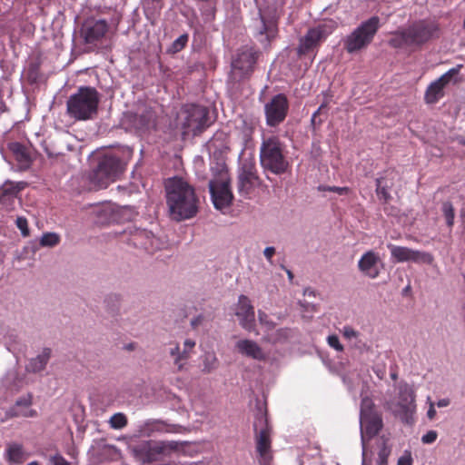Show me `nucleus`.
<instances>
[{"instance_id": "obj_1", "label": "nucleus", "mask_w": 465, "mask_h": 465, "mask_svg": "<svg viewBox=\"0 0 465 465\" xmlns=\"http://www.w3.org/2000/svg\"><path fill=\"white\" fill-rule=\"evenodd\" d=\"M343 382L347 385L349 391L355 401L357 399L356 383L357 386H361L360 433L362 449L361 455L364 456L367 454V441L378 435L383 427L381 414L375 409L372 400L367 394L369 386L366 381L360 382L358 376L356 378L345 376L343 377Z\"/></svg>"}, {"instance_id": "obj_2", "label": "nucleus", "mask_w": 465, "mask_h": 465, "mask_svg": "<svg viewBox=\"0 0 465 465\" xmlns=\"http://www.w3.org/2000/svg\"><path fill=\"white\" fill-rule=\"evenodd\" d=\"M166 203L173 220L181 222L194 217L199 210V199L194 188L181 177L165 183Z\"/></svg>"}, {"instance_id": "obj_3", "label": "nucleus", "mask_w": 465, "mask_h": 465, "mask_svg": "<svg viewBox=\"0 0 465 465\" xmlns=\"http://www.w3.org/2000/svg\"><path fill=\"white\" fill-rule=\"evenodd\" d=\"M206 149L210 155V172L209 179L206 173L201 174L198 171L196 174L199 179L209 180L208 182L221 183L230 181L229 171L226 165V156L230 150L224 133L215 134L206 143Z\"/></svg>"}, {"instance_id": "obj_4", "label": "nucleus", "mask_w": 465, "mask_h": 465, "mask_svg": "<svg viewBox=\"0 0 465 465\" xmlns=\"http://www.w3.org/2000/svg\"><path fill=\"white\" fill-rule=\"evenodd\" d=\"M99 93L90 86L80 87L66 102L68 114L75 120L93 119L98 112Z\"/></svg>"}, {"instance_id": "obj_5", "label": "nucleus", "mask_w": 465, "mask_h": 465, "mask_svg": "<svg viewBox=\"0 0 465 465\" xmlns=\"http://www.w3.org/2000/svg\"><path fill=\"white\" fill-rule=\"evenodd\" d=\"M284 143L276 136L262 140L259 157L264 172L282 175L288 171L290 164L284 154Z\"/></svg>"}, {"instance_id": "obj_6", "label": "nucleus", "mask_w": 465, "mask_h": 465, "mask_svg": "<svg viewBox=\"0 0 465 465\" xmlns=\"http://www.w3.org/2000/svg\"><path fill=\"white\" fill-rule=\"evenodd\" d=\"M126 162L116 153H105L90 174L92 184L97 189L106 188L124 171Z\"/></svg>"}, {"instance_id": "obj_7", "label": "nucleus", "mask_w": 465, "mask_h": 465, "mask_svg": "<svg viewBox=\"0 0 465 465\" xmlns=\"http://www.w3.org/2000/svg\"><path fill=\"white\" fill-rule=\"evenodd\" d=\"M256 434V451L259 454L260 465H271L272 455L271 451V426L269 425L266 408L259 405L253 421Z\"/></svg>"}, {"instance_id": "obj_8", "label": "nucleus", "mask_w": 465, "mask_h": 465, "mask_svg": "<svg viewBox=\"0 0 465 465\" xmlns=\"http://www.w3.org/2000/svg\"><path fill=\"white\" fill-rule=\"evenodd\" d=\"M381 26L380 18L373 15L361 22L343 39V47L349 54L366 48L373 40Z\"/></svg>"}, {"instance_id": "obj_9", "label": "nucleus", "mask_w": 465, "mask_h": 465, "mask_svg": "<svg viewBox=\"0 0 465 465\" xmlns=\"http://www.w3.org/2000/svg\"><path fill=\"white\" fill-rule=\"evenodd\" d=\"M179 443L171 441L144 440L132 448L134 457L142 463H151L162 460L171 451L177 450Z\"/></svg>"}, {"instance_id": "obj_10", "label": "nucleus", "mask_w": 465, "mask_h": 465, "mask_svg": "<svg viewBox=\"0 0 465 465\" xmlns=\"http://www.w3.org/2000/svg\"><path fill=\"white\" fill-rule=\"evenodd\" d=\"M401 36L408 45H421L440 36V26L434 21L420 20L401 31Z\"/></svg>"}, {"instance_id": "obj_11", "label": "nucleus", "mask_w": 465, "mask_h": 465, "mask_svg": "<svg viewBox=\"0 0 465 465\" xmlns=\"http://www.w3.org/2000/svg\"><path fill=\"white\" fill-rule=\"evenodd\" d=\"M209 110L199 104H186L183 107L180 123L184 134H197L208 126Z\"/></svg>"}, {"instance_id": "obj_12", "label": "nucleus", "mask_w": 465, "mask_h": 465, "mask_svg": "<svg viewBox=\"0 0 465 465\" xmlns=\"http://www.w3.org/2000/svg\"><path fill=\"white\" fill-rule=\"evenodd\" d=\"M337 23L333 20H327L310 28L304 36L300 39L297 52L304 55L317 48L325 39L336 29Z\"/></svg>"}, {"instance_id": "obj_13", "label": "nucleus", "mask_w": 465, "mask_h": 465, "mask_svg": "<svg viewBox=\"0 0 465 465\" xmlns=\"http://www.w3.org/2000/svg\"><path fill=\"white\" fill-rule=\"evenodd\" d=\"M290 104L284 94H277L264 104L265 122L269 127L282 124L288 114Z\"/></svg>"}, {"instance_id": "obj_14", "label": "nucleus", "mask_w": 465, "mask_h": 465, "mask_svg": "<svg viewBox=\"0 0 465 465\" xmlns=\"http://www.w3.org/2000/svg\"><path fill=\"white\" fill-rule=\"evenodd\" d=\"M129 237L127 242L135 248L144 250L146 252L153 253L161 249L163 242L156 237L151 231L136 227H128L125 231Z\"/></svg>"}, {"instance_id": "obj_15", "label": "nucleus", "mask_w": 465, "mask_h": 465, "mask_svg": "<svg viewBox=\"0 0 465 465\" xmlns=\"http://www.w3.org/2000/svg\"><path fill=\"white\" fill-rule=\"evenodd\" d=\"M96 215L100 223H114L132 220L136 215V212L134 207L128 205H105L97 208Z\"/></svg>"}, {"instance_id": "obj_16", "label": "nucleus", "mask_w": 465, "mask_h": 465, "mask_svg": "<svg viewBox=\"0 0 465 465\" xmlns=\"http://www.w3.org/2000/svg\"><path fill=\"white\" fill-rule=\"evenodd\" d=\"M259 181L253 159H244L238 171V192L241 195H248Z\"/></svg>"}, {"instance_id": "obj_17", "label": "nucleus", "mask_w": 465, "mask_h": 465, "mask_svg": "<svg viewBox=\"0 0 465 465\" xmlns=\"http://www.w3.org/2000/svg\"><path fill=\"white\" fill-rule=\"evenodd\" d=\"M387 247L391 252V258L396 262H412L415 263L431 264L434 260L432 254L427 252L412 250L391 243H389Z\"/></svg>"}, {"instance_id": "obj_18", "label": "nucleus", "mask_w": 465, "mask_h": 465, "mask_svg": "<svg viewBox=\"0 0 465 465\" xmlns=\"http://www.w3.org/2000/svg\"><path fill=\"white\" fill-rule=\"evenodd\" d=\"M230 184L231 180L221 183L208 182L211 199L215 209L223 210L232 204L233 195Z\"/></svg>"}, {"instance_id": "obj_19", "label": "nucleus", "mask_w": 465, "mask_h": 465, "mask_svg": "<svg viewBox=\"0 0 465 465\" xmlns=\"http://www.w3.org/2000/svg\"><path fill=\"white\" fill-rule=\"evenodd\" d=\"M34 395L31 392L17 398L13 405L5 411L6 419L14 418H35L37 417V411L31 408L33 405Z\"/></svg>"}, {"instance_id": "obj_20", "label": "nucleus", "mask_w": 465, "mask_h": 465, "mask_svg": "<svg viewBox=\"0 0 465 465\" xmlns=\"http://www.w3.org/2000/svg\"><path fill=\"white\" fill-rule=\"evenodd\" d=\"M126 119L134 129L144 132L155 126L156 114L151 107L143 106L127 114Z\"/></svg>"}, {"instance_id": "obj_21", "label": "nucleus", "mask_w": 465, "mask_h": 465, "mask_svg": "<svg viewBox=\"0 0 465 465\" xmlns=\"http://www.w3.org/2000/svg\"><path fill=\"white\" fill-rule=\"evenodd\" d=\"M255 36L264 46L269 45L272 39L277 35L276 21L272 17H267L261 11L259 12V18L256 20Z\"/></svg>"}, {"instance_id": "obj_22", "label": "nucleus", "mask_w": 465, "mask_h": 465, "mask_svg": "<svg viewBox=\"0 0 465 465\" xmlns=\"http://www.w3.org/2000/svg\"><path fill=\"white\" fill-rule=\"evenodd\" d=\"M108 25L105 20H86L81 27V35L85 44L94 45L100 41L105 35Z\"/></svg>"}, {"instance_id": "obj_23", "label": "nucleus", "mask_w": 465, "mask_h": 465, "mask_svg": "<svg viewBox=\"0 0 465 465\" xmlns=\"http://www.w3.org/2000/svg\"><path fill=\"white\" fill-rule=\"evenodd\" d=\"M235 315L239 319L240 325L248 331H252L255 328V312L250 299L242 294L238 298V303Z\"/></svg>"}, {"instance_id": "obj_24", "label": "nucleus", "mask_w": 465, "mask_h": 465, "mask_svg": "<svg viewBox=\"0 0 465 465\" xmlns=\"http://www.w3.org/2000/svg\"><path fill=\"white\" fill-rule=\"evenodd\" d=\"M381 260L378 252L370 250L358 261V269L365 276L376 279L381 272Z\"/></svg>"}, {"instance_id": "obj_25", "label": "nucleus", "mask_w": 465, "mask_h": 465, "mask_svg": "<svg viewBox=\"0 0 465 465\" xmlns=\"http://www.w3.org/2000/svg\"><path fill=\"white\" fill-rule=\"evenodd\" d=\"M256 63L255 52L250 48L240 49L232 62L233 71H239L241 78L250 74Z\"/></svg>"}, {"instance_id": "obj_26", "label": "nucleus", "mask_w": 465, "mask_h": 465, "mask_svg": "<svg viewBox=\"0 0 465 465\" xmlns=\"http://www.w3.org/2000/svg\"><path fill=\"white\" fill-rule=\"evenodd\" d=\"M2 384L7 391L17 393L29 384V379L26 372H21L16 368H11L2 378Z\"/></svg>"}, {"instance_id": "obj_27", "label": "nucleus", "mask_w": 465, "mask_h": 465, "mask_svg": "<svg viewBox=\"0 0 465 465\" xmlns=\"http://www.w3.org/2000/svg\"><path fill=\"white\" fill-rule=\"evenodd\" d=\"M24 188L23 183L5 182L0 186V204L10 212L15 209L18 193Z\"/></svg>"}, {"instance_id": "obj_28", "label": "nucleus", "mask_w": 465, "mask_h": 465, "mask_svg": "<svg viewBox=\"0 0 465 465\" xmlns=\"http://www.w3.org/2000/svg\"><path fill=\"white\" fill-rule=\"evenodd\" d=\"M397 173L394 170H387L383 173L382 175L375 179L376 194L379 200L382 201L384 203H387L391 200L390 189L394 184L393 181Z\"/></svg>"}, {"instance_id": "obj_29", "label": "nucleus", "mask_w": 465, "mask_h": 465, "mask_svg": "<svg viewBox=\"0 0 465 465\" xmlns=\"http://www.w3.org/2000/svg\"><path fill=\"white\" fill-rule=\"evenodd\" d=\"M237 351L242 356L256 360L263 361L266 355L262 347L254 341L249 339L239 340L235 343Z\"/></svg>"}, {"instance_id": "obj_30", "label": "nucleus", "mask_w": 465, "mask_h": 465, "mask_svg": "<svg viewBox=\"0 0 465 465\" xmlns=\"http://www.w3.org/2000/svg\"><path fill=\"white\" fill-rule=\"evenodd\" d=\"M52 351L50 348H44L41 353L31 358L25 365L26 373H39L43 371L51 359Z\"/></svg>"}, {"instance_id": "obj_31", "label": "nucleus", "mask_w": 465, "mask_h": 465, "mask_svg": "<svg viewBox=\"0 0 465 465\" xmlns=\"http://www.w3.org/2000/svg\"><path fill=\"white\" fill-rule=\"evenodd\" d=\"M296 335V330L292 328L272 329L266 331L264 341L272 344H284L289 342Z\"/></svg>"}, {"instance_id": "obj_32", "label": "nucleus", "mask_w": 465, "mask_h": 465, "mask_svg": "<svg viewBox=\"0 0 465 465\" xmlns=\"http://www.w3.org/2000/svg\"><path fill=\"white\" fill-rule=\"evenodd\" d=\"M139 436L151 437L154 432L168 431L167 424L162 420L150 419L141 422L136 430Z\"/></svg>"}, {"instance_id": "obj_33", "label": "nucleus", "mask_w": 465, "mask_h": 465, "mask_svg": "<svg viewBox=\"0 0 465 465\" xmlns=\"http://www.w3.org/2000/svg\"><path fill=\"white\" fill-rule=\"evenodd\" d=\"M10 152L14 154L15 160L23 167H28L32 162V158L28 149L18 142L10 143L8 144Z\"/></svg>"}, {"instance_id": "obj_34", "label": "nucleus", "mask_w": 465, "mask_h": 465, "mask_svg": "<svg viewBox=\"0 0 465 465\" xmlns=\"http://www.w3.org/2000/svg\"><path fill=\"white\" fill-rule=\"evenodd\" d=\"M447 84L440 78L432 82L427 88L425 93V101L428 104H435L443 96V88Z\"/></svg>"}, {"instance_id": "obj_35", "label": "nucleus", "mask_w": 465, "mask_h": 465, "mask_svg": "<svg viewBox=\"0 0 465 465\" xmlns=\"http://www.w3.org/2000/svg\"><path fill=\"white\" fill-rule=\"evenodd\" d=\"M169 354L173 359V364L177 368V371H183L188 361V357H183V350L180 348V345L177 343L173 344V346L170 348Z\"/></svg>"}, {"instance_id": "obj_36", "label": "nucleus", "mask_w": 465, "mask_h": 465, "mask_svg": "<svg viewBox=\"0 0 465 465\" xmlns=\"http://www.w3.org/2000/svg\"><path fill=\"white\" fill-rule=\"evenodd\" d=\"M400 400H401L400 405L402 407V409L404 411V417L402 418V420L408 423L409 422V415L412 411L411 404L414 401L412 392L408 390H405L404 391H401Z\"/></svg>"}, {"instance_id": "obj_37", "label": "nucleus", "mask_w": 465, "mask_h": 465, "mask_svg": "<svg viewBox=\"0 0 465 465\" xmlns=\"http://www.w3.org/2000/svg\"><path fill=\"white\" fill-rule=\"evenodd\" d=\"M440 211L445 219L447 226L450 228V230H451L454 225L455 219V210L453 204L450 201H445L441 204Z\"/></svg>"}, {"instance_id": "obj_38", "label": "nucleus", "mask_w": 465, "mask_h": 465, "mask_svg": "<svg viewBox=\"0 0 465 465\" xmlns=\"http://www.w3.org/2000/svg\"><path fill=\"white\" fill-rule=\"evenodd\" d=\"M219 366V361L213 352H206L203 357V369L204 373H211Z\"/></svg>"}, {"instance_id": "obj_39", "label": "nucleus", "mask_w": 465, "mask_h": 465, "mask_svg": "<svg viewBox=\"0 0 465 465\" xmlns=\"http://www.w3.org/2000/svg\"><path fill=\"white\" fill-rule=\"evenodd\" d=\"M188 40V34H183L171 44V45L167 49V53L174 54L180 52L186 46Z\"/></svg>"}, {"instance_id": "obj_40", "label": "nucleus", "mask_w": 465, "mask_h": 465, "mask_svg": "<svg viewBox=\"0 0 465 465\" xmlns=\"http://www.w3.org/2000/svg\"><path fill=\"white\" fill-rule=\"evenodd\" d=\"M60 242V236L55 232H45L44 233L40 240L39 245L42 247H54L57 245Z\"/></svg>"}, {"instance_id": "obj_41", "label": "nucleus", "mask_w": 465, "mask_h": 465, "mask_svg": "<svg viewBox=\"0 0 465 465\" xmlns=\"http://www.w3.org/2000/svg\"><path fill=\"white\" fill-rule=\"evenodd\" d=\"M8 460L12 462H21L23 458V448L21 445L14 443L7 448Z\"/></svg>"}, {"instance_id": "obj_42", "label": "nucleus", "mask_w": 465, "mask_h": 465, "mask_svg": "<svg viewBox=\"0 0 465 465\" xmlns=\"http://www.w3.org/2000/svg\"><path fill=\"white\" fill-rule=\"evenodd\" d=\"M110 426L115 430H121L127 425V418L124 413L114 414L109 420Z\"/></svg>"}, {"instance_id": "obj_43", "label": "nucleus", "mask_w": 465, "mask_h": 465, "mask_svg": "<svg viewBox=\"0 0 465 465\" xmlns=\"http://www.w3.org/2000/svg\"><path fill=\"white\" fill-rule=\"evenodd\" d=\"M391 448L387 445L386 441L383 440L378 452L376 465H388V458L391 454Z\"/></svg>"}, {"instance_id": "obj_44", "label": "nucleus", "mask_w": 465, "mask_h": 465, "mask_svg": "<svg viewBox=\"0 0 465 465\" xmlns=\"http://www.w3.org/2000/svg\"><path fill=\"white\" fill-rule=\"evenodd\" d=\"M317 190L319 192H331V193H335L339 195H348L349 193H351V188H349L347 186L339 187V186H330V185L320 184L317 187Z\"/></svg>"}, {"instance_id": "obj_45", "label": "nucleus", "mask_w": 465, "mask_h": 465, "mask_svg": "<svg viewBox=\"0 0 465 465\" xmlns=\"http://www.w3.org/2000/svg\"><path fill=\"white\" fill-rule=\"evenodd\" d=\"M351 343V346L361 353L369 351L371 349L370 345H368L367 342L361 339V334L358 336V338H355Z\"/></svg>"}, {"instance_id": "obj_46", "label": "nucleus", "mask_w": 465, "mask_h": 465, "mask_svg": "<svg viewBox=\"0 0 465 465\" xmlns=\"http://www.w3.org/2000/svg\"><path fill=\"white\" fill-rule=\"evenodd\" d=\"M258 319L262 325H264L267 328V331H270L272 329H274V322L270 320L268 314H266L262 311H258Z\"/></svg>"}, {"instance_id": "obj_47", "label": "nucleus", "mask_w": 465, "mask_h": 465, "mask_svg": "<svg viewBox=\"0 0 465 465\" xmlns=\"http://www.w3.org/2000/svg\"><path fill=\"white\" fill-rule=\"evenodd\" d=\"M341 333L344 336L345 339L350 341L351 342L355 339L358 338L360 335V332L354 330L352 327L349 325L343 326L341 330Z\"/></svg>"}, {"instance_id": "obj_48", "label": "nucleus", "mask_w": 465, "mask_h": 465, "mask_svg": "<svg viewBox=\"0 0 465 465\" xmlns=\"http://www.w3.org/2000/svg\"><path fill=\"white\" fill-rule=\"evenodd\" d=\"M327 343L330 347L333 348L337 351H343V346L340 342L339 337L336 334L329 335L327 337Z\"/></svg>"}, {"instance_id": "obj_49", "label": "nucleus", "mask_w": 465, "mask_h": 465, "mask_svg": "<svg viewBox=\"0 0 465 465\" xmlns=\"http://www.w3.org/2000/svg\"><path fill=\"white\" fill-rule=\"evenodd\" d=\"M15 224L17 228L21 231L23 236L29 235V229L27 220L25 217L19 216L15 220Z\"/></svg>"}, {"instance_id": "obj_50", "label": "nucleus", "mask_w": 465, "mask_h": 465, "mask_svg": "<svg viewBox=\"0 0 465 465\" xmlns=\"http://www.w3.org/2000/svg\"><path fill=\"white\" fill-rule=\"evenodd\" d=\"M48 461L50 465H71L59 452L51 455L48 458Z\"/></svg>"}, {"instance_id": "obj_51", "label": "nucleus", "mask_w": 465, "mask_h": 465, "mask_svg": "<svg viewBox=\"0 0 465 465\" xmlns=\"http://www.w3.org/2000/svg\"><path fill=\"white\" fill-rule=\"evenodd\" d=\"M462 67L461 64L457 65L453 68H450L449 71H447L444 74H442L440 78L444 81L446 84L450 83L451 78L455 75H457L460 73V68Z\"/></svg>"}, {"instance_id": "obj_52", "label": "nucleus", "mask_w": 465, "mask_h": 465, "mask_svg": "<svg viewBox=\"0 0 465 465\" xmlns=\"http://www.w3.org/2000/svg\"><path fill=\"white\" fill-rule=\"evenodd\" d=\"M195 346V341L192 339H186L183 341V357H188V359L191 356V353Z\"/></svg>"}, {"instance_id": "obj_53", "label": "nucleus", "mask_w": 465, "mask_h": 465, "mask_svg": "<svg viewBox=\"0 0 465 465\" xmlns=\"http://www.w3.org/2000/svg\"><path fill=\"white\" fill-rule=\"evenodd\" d=\"M438 437V433L435 430H429L427 433L422 435L421 442L424 444H431L433 443Z\"/></svg>"}, {"instance_id": "obj_54", "label": "nucleus", "mask_w": 465, "mask_h": 465, "mask_svg": "<svg viewBox=\"0 0 465 465\" xmlns=\"http://www.w3.org/2000/svg\"><path fill=\"white\" fill-rule=\"evenodd\" d=\"M253 132V127L251 124H248L245 120L242 121V133L244 140L247 141L251 138Z\"/></svg>"}, {"instance_id": "obj_55", "label": "nucleus", "mask_w": 465, "mask_h": 465, "mask_svg": "<svg viewBox=\"0 0 465 465\" xmlns=\"http://www.w3.org/2000/svg\"><path fill=\"white\" fill-rule=\"evenodd\" d=\"M275 252H276V250L273 246L266 247L263 250V255L270 264H273L272 257L275 254Z\"/></svg>"}, {"instance_id": "obj_56", "label": "nucleus", "mask_w": 465, "mask_h": 465, "mask_svg": "<svg viewBox=\"0 0 465 465\" xmlns=\"http://www.w3.org/2000/svg\"><path fill=\"white\" fill-rule=\"evenodd\" d=\"M372 371L379 380H382L386 374V370L383 365L377 364L372 367Z\"/></svg>"}, {"instance_id": "obj_57", "label": "nucleus", "mask_w": 465, "mask_h": 465, "mask_svg": "<svg viewBox=\"0 0 465 465\" xmlns=\"http://www.w3.org/2000/svg\"><path fill=\"white\" fill-rule=\"evenodd\" d=\"M398 465H412V458L410 452L405 453L398 460Z\"/></svg>"}, {"instance_id": "obj_58", "label": "nucleus", "mask_w": 465, "mask_h": 465, "mask_svg": "<svg viewBox=\"0 0 465 465\" xmlns=\"http://www.w3.org/2000/svg\"><path fill=\"white\" fill-rule=\"evenodd\" d=\"M435 404L433 402H430V408L427 411V417L430 419V420H433L436 416V410H435Z\"/></svg>"}, {"instance_id": "obj_59", "label": "nucleus", "mask_w": 465, "mask_h": 465, "mask_svg": "<svg viewBox=\"0 0 465 465\" xmlns=\"http://www.w3.org/2000/svg\"><path fill=\"white\" fill-rule=\"evenodd\" d=\"M450 404V400L449 398L440 399L436 402V405L439 408H444V407L449 406Z\"/></svg>"}, {"instance_id": "obj_60", "label": "nucleus", "mask_w": 465, "mask_h": 465, "mask_svg": "<svg viewBox=\"0 0 465 465\" xmlns=\"http://www.w3.org/2000/svg\"><path fill=\"white\" fill-rule=\"evenodd\" d=\"M322 123V119L317 120L316 114H312L311 118V124L315 128L316 126L321 125Z\"/></svg>"}, {"instance_id": "obj_61", "label": "nucleus", "mask_w": 465, "mask_h": 465, "mask_svg": "<svg viewBox=\"0 0 465 465\" xmlns=\"http://www.w3.org/2000/svg\"><path fill=\"white\" fill-rule=\"evenodd\" d=\"M303 295L305 296H315V291L310 287L303 290Z\"/></svg>"}, {"instance_id": "obj_62", "label": "nucleus", "mask_w": 465, "mask_h": 465, "mask_svg": "<svg viewBox=\"0 0 465 465\" xmlns=\"http://www.w3.org/2000/svg\"><path fill=\"white\" fill-rule=\"evenodd\" d=\"M281 268L286 272L289 281L292 282L294 278V275L292 272V271L287 269L284 265H281Z\"/></svg>"}, {"instance_id": "obj_63", "label": "nucleus", "mask_w": 465, "mask_h": 465, "mask_svg": "<svg viewBox=\"0 0 465 465\" xmlns=\"http://www.w3.org/2000/svg\"><path fill=\"white\" fill-rule=\"evenodd\" d=\"M326 107H327V104L326 103H322L320 105V107L313 114H316V117H317L321 114L322 110H323Z\"/></svg>"}, {"instance_id": "obj_64", "label": "nucleus", "mask_w": 465, "mask_h": 465, "mask_svg": "<svg viewBox=\"0 0 465 465\" xmlns=\"http://www.w3.org/2000/svg\"><path fill=\"white\" fill-rule=\"evenodd\" d=\"M45 153H47L49 158H55L60 154L59 153H53L49 151L47 148L45 149Z\"/></svg>"}]
</instances>
